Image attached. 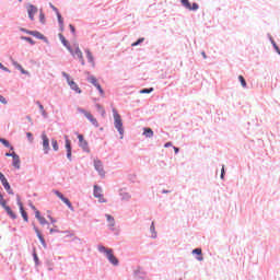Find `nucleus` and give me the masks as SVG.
<instances>
[{
	"mask_svg": "<svg viewBox=\"0 0 280 280\" xmlns=\"http://www.w3.org/2000/svg\"><path fill=\"white\" fill-rule=\"evenodd\" d=\"M94 198H102V187L97 185L94 186Z\"/></svg>",
	"mask_w": 280,
	"mask_h": 280,
	"instance_id": "nucleus-25",
	"label": "nucleus"
},
{
	"mask_svg": "<svg viewBox=\"0 0 280 280\" xmlns=\"http://www.w3.org/2000/svg\"><path fill=\"white\" fill-rule=\"evenodd\" d=\"M173 150H174L175 154H178L180 152V149L177 147H173Z\"/></svg>",
	"mask_w": 280,
	"mask_h": 280,
	"instance_id": "nucleus-56",
	"label": "nucleus"
},
{
	"mask_svg": "<svg viewBox=\"0 0 280 280\" xmlns=\"http://www.w3.org/2000/svg\"><path fill=\"white\" fill-rule=\"evenodd\" d=\"M18 71H20L22 73V75H30V72L27 70L23 69V66H18Z\"/></svg>",
	"mask_w": 280,
	"mask_h": 280,
	"instance_id": "nucleus-38",
	"label": "nucleus"
},
{
	"mask_svg": "<svg viewBox=\"0 0 280 280\" xmlns=\"http://www.w3.org/2000/svg\"><path fill=\"white\" fill-rule=\"evenodd\" d=\"M79 139V148L83 150V152H91V149L89 148V141L84 139V136L82 133H78Z\"/></svg>",
	"mask_w": 280,
	"mask_h": 280,
	"instance_id": "nucleus-7",
	"label": "nucleus"
},
{
	"mask_svg": "<svg viewBox=\"0 0 280 280\" xmlns=\"http://www.w3.org/2000/svg\"><path fill=\"white\" fill-rule=\"evenodd\" d=\"M0 69L2 71H4L5 73H12V71L10 69H8V67L3 66V63L0 62Z\"/></svg>",
	"mask_w": 280,
	"mask_h": 280,
	"instance_id": "nucleus-44",
	"label": "nucleus"
},
{
	"mask_svg": "<svg viewBox=\"0 0 280 280\" xmlns=\"http://www.w3.org/2000/svg\"><path fill=\"white\" fill-rule=\"evenodd\" d=\"M49 8H51V10L57 14L59 31L65 32V19L62 18V14H60V11L58 10V8H56V5H54L52 3H49Z\"/></svg>",
	"mask_w": 280,
	"mask_h": 280,
	"instance_id": "nucleus-4",
	"label": "nucleus"
},
{
	"mask_svg": "<svg viewBox=\"0 0 280 280\" xmlns=\"http://www.w3.org/2000/svg\"><path fill=\"white\" fill-rule=\"evenodd\" d=\"M52 194H55V196H57V198L61 201L66 198L65 195L62 192H60L59 190L55 189V190H52Z\"/></svg>",
	"mask_w": 280,
	"mask_h": 280,
	"instance_id": "nucleus-34",
	"label": "nucleus"
},
{
	"mask_svg": "<svg viewBox=\"0 0 280 280\" xmlns=\"http://www.w3.org/2000/svg\"><path fill=\"white\" fill-rule=\"evenodd\" d=\"M39 23L42 25H45V23H47V20L45 18V13L43 12V9L39 10Z\"/></svg>",
	"mask_w": 280,
	"mask_h": 280,
	"instance_id": "nucleus-28",
	"label": "nucleus"
},
{
	"mask_svg": "<svg viewBox=\"0 0 280 280\" xmlns=\"http://www.w3.org/2000/svg\"><path fill=\"white\" fill-rule=\"evenodd\" d=\"M21 40H26V43H30V45H36V42L32 37L27 36H21Z\"/></svg>",
	"mask_w": 280,
	"mask_h": 280,
	"instance_id": "nucleus-31",
	"label": "nucleus"
},
{
	"mask_svg": "<svg viewBox=\"0 0 280 280\" xmlns=\"http://www.w3.org/2000/svg\"><path fill=\"white\" fill-rule=\"evenodd\" d=\"M269 40H270V43H271V45H272L275 51H277L278 55L280 56V48H279V46L277 45V42H275V39H273L272 36H270V35H269Z\"/></svg>",
	"mask_w": 280,
	"mask_h": 280,
	"instance_id": "nucleus-26",
	"label": "nucleus"
},
{
	"mask_svg": "<svg viewBox=\"0 0 280 280\" xmlns=\"http://www.w3.org/2000/svg\"><path fill=\"white\" fill-rule=\"evenodd\" d=\"M224 176H226V171L224 170V165H222L221 175H220L221 180H224Z\"/></svg>",
	"mask_w": 280,
	"mask_h": 280,
	"instance_id": "nucleus-45",
	"label": "nucleus"
},
{
	"mask_svg": "<svg viewBox=\"0 0 280 280\" xmlns=\"http://www.w3.org/2000/svg\"><path fill=\"white\" fill-rule=\"evenodd\" d=\"M192 255H197L196 259L197 261H205V257H202V248H195L191 252Z\"/></svg>",
	"mask_w": 280,
	"mask_h": 280,
	"instance_id": "nucleus-18",
	"label": "nucleus"
},
{
	"mask_svg": "<svg viewBox=\"0 0 280 280\" xmlns=\"http://www.w3.org/2000/svg\"><path fill=\"white\" fill-rule=\"evenodd\" d=\"M78 113H81V115H84V117H86V119H89V121H91L92 126H94L95 128H100V122H97V119L95 117H93V114L86 112V109L82 108V107H78Z\"/></svg>",
	"mask_w": 280,
	"mask_h": 280,
	"instance_id": "nucleus-3",
	"label": "nucleus"
},
{
	"mask_svg": "<svg viewBox=\"0 0 280 280\" xmlns=\"http://www.w3.org/2000/svg\"><path fill=\"white\" fill-rule=\"evenodd\" d=\"M20 32H23L24 34H28V36H32V32H33V31H30V30H27V28L20 27Z\"/></svg>",
	"mask_w": 280,
	"mask_h": 280,
	"instance_id": "nucleus-47",
	"label": "nucleus"
},
{
	"mask_svg": "<svg viewBox=\"0 0 280 280\" xmlns=\"http://www.w3.org/2000/svg\"><path fill=\"white\" fill-rule=\"evenodd\" d=\"M95 106H96V110L101 113L102 116L106 115V110L101 104L97 103Z\"/></svg>",
	"mask_w": 280,
	"mask_h": 280,
	"instance_id": "nucleus-35",
	"label": "nucleus"
},
{
	"mask_svg": "<svg viewBox=\"0 0 280 280\" xmlns=\"http://www.w3.org/2000/svg\"><path fill=\"white\" fill-rule=\"evenodd\" d=\"M0 103L1 104H8V100L1 94H0Z\"/></svg>",
	"mask_w": 280,
	"mask_h": 280,
	"instance_id": "nucleus-50",
	"label": "nucleus"
},
{
	"mask_svg": "<svg viewBox=\"0 0 280 280\" xmlns=\"http://www.w3.org/2000/svg\"><path fill=\"white\" fill-rule=\"evenodd\" d=\"M119 196L122 200H130L132 198L124 188L119 189Z\"/></svg>",
	"mask_w": 280,
	"mask_h": 280,
	"instance_id": "nucleus-22",
	"label": "nucleus"
},
{
	"mask_svg": "<svg viewBox=\"0 0 280 280\" xmlns=\"http://www.w3.org/2000/svg\"><path fill=\"white\" fill-rule=\"evenodd\" d=\"M51 145L55 152H58V150H60V147L58 145V140L51 139Z\"/></svg>",
	"mask_w": 280,
	"mask_h": 280,
	"instance_id": "nucleus-32",
	"label": "nucleus"
},
{
	"mask_svg": "<svg viewBox=\"0 0 280 280\" xmlns=\"http://www.w3.org/2000/svg\"><path fill=\"white\" fill-rule=\"evenodd\" d=\"M88 62L92 65V67H95V58L93 57V54L91 52L90 49L85 50Z\"/></svg>",
	"mask_w": 280,
	"mask_h": 280,
	"instance_id": "nucleus-20",
	"label": "nucleus"
},
{
	"mask_svg": "<svg viewBox=\"0 0 280 280\" xmlns=\"http://www.w3.org/2000/svg\"><path fill=\"white\" fill-rule=\"evenodd\" d=\"M113 117H114V126L116 130H118L119 135L122 137L124 135V120L121 119V115L115 108H113Z\"/></svg>",
	"mask_w": 280,
	"mask_h": 280,
	"instance_id": "nucleus-2",
	"label": "nucleus"
},
{
	"mask_svg": "<svg viewBox=\"0 0 280 280\" xmlns=\"http://www.w3.org/2000/svg\"><path fill=\"white\" fill-rule=\"evenodd\" d=\"M72 56H77V58H79V60L84 58V56L82 55V50H80L79 46L75 47V50L73 51Z\"/></svg>",
	"mask_w": 280,
	"mask_h": 280,
	"instance_id": "nucleus-27",
	"label": "nucleus"
},
{
	"mask_svg": "<svg viewBox=\"0 0 280 280\" xmlns=\"http://www.w3.org/2000/svg\"><path fill=\"white\" fill-rule=\"evenodd\" d=\"M49 232H50V234L60 233V231H58L57 229H54V228H51V229L49 230Z\"/></svg>",
	"mask_w": 280,
	"mask_h": 280,
	"instance_id": "nucleus-55",
	"label": "nucleus"
},
{
	"mask_svg": "<svg viewBox=\"0 0 280 280\" xmlns=\"http://www.w3.org/2000/svg\"><path fill=\"white\" fill-rule=\"evenodd\" d=\"M12 65H13V67H15V69H19V67H21V65L14 60H12Z\"/></svg>",
	"mask_w": 280,
	"mask_h": 280,
	"instance_id": "nucleus-54",
	"label": "nucleus"
},
{
	"mask_svg": "<svg viewBox=\"0 0 280 280\" xmlns=\"http://www.w3.org/2000/svg\"><path fill=\"white\" fill-rule=\"evenodd\" d=\"M28 141H34V135L32 132H26Z\"/></svg>",
	"mask_w": 280,
	"mask_h": 280,
	"instance_id": "nucleus-49",
	"label": "nucleus"
},
{
	"mask_svg": "<svg viewBox=\"0 0 280 280\" xmlns=\"http://www.w3.org/2000/svg\"><path fill=\"white\" fill-rule=\"evenodd\" d=\"M98 253H103L106 259L112 264V266H119V258L114 254L112 248H106L104 245H97Z\"/></svg>",
	"mask_w": 280,
	"mask_h": 280,
	"instance_id": "nucleus-1",
	"label": "nucleus"
},
{
	"mask_svg": "<svg viewBox=\"0 0 280 280\" xmlns=\"http://www.w3.org/2000/svg\"><path fill=\"white\" fill-rule=\"evenodd\" d=\"M33 259L35 261V266H40V259L38 258V254H36V250L33 252Z\"/></svg>",
	"mask_w": 280,
	"mask_h": 280,
	"instance_id": "nucleus-36",
	"label": "nucleus"
},
{
	"mask_svg": "<svg viewBox=\"0 0 280 280\" xmlns=\"http://www.w3.org/2000/svg\"><path fill=\"white\" fill-rule=\"evenodd\" d=\"M105 218L108 222V229L109 231H115V217L110 214H105Z\"/></svg>",
	"mask_w": 280,
	"mask_h": 280,
	"instance_id": "nucleus-17",
	"label": "nucleus"
},
{
	"mask_svg": "<svg viewBox=\"0 0 280 280\" xmlns=\"http://www.w3.org/2000/svg\"><path fill=\"white\" fill-rule=\"evenodd\" d=\"M143 135L148 139H152V137H154V131L151 128H144L143 129Z\"/></svg>",
	"mask_w": 280,
	"mask_h": 280,
	"instance_id": "nucleus-24",
	"label": "nucleus"
},
{
	"mask_svg": "<svg viewBox=\"0 0 280 280\" xmlns=\"http://www.w3.org/2000/svg\"><path fill=\"white\" fill-rule=\"evenodd\" d=\"M81 65L84 67L85 62H84V57H81V59H79Z\"/></svg>",
	"mask_w": 280,
	"mask_h": 280,
	"instance_id": "nucleus-64",
	"label": "nucleus"
},
{
	"mask_svg": "<svg viewBox=\"0 0 280 280\" xmlns=\"http://www.w3.org/2000/svg\"><path fill=\"white\" fill-rule=\"evenodd\" d=\"M16 155H18L16 152H12V153L7 152L5 153V156H11L12 159H14V156H16Z\"/></svg>",
	"mask_w": 280,
	"mask_h": 280,
	"instance_id": "nucleus-53",
	"label": "nucleus"
},
{
	"mask_svg": "<svg viewBox=\"0 0 280 280\" xmlns=\"http://www.w3.org/2000/svg\"><path fill=\"white\" fill-rule=\"evenodd\" d=\"M40 113L45 118H47V112L45 109H43Z\"/></svg>",
	"mask_w": 280,
	"mask_h": 280,
	"instance_id": "nucleus-62",
	"label": "nucleus"
},
{
	"mask_svg": "<svg viewBox=\"0 0 280 280\" xmlns=\"http://www.w3.org/2000/svg\"><path fill=\"white\" fill-rule=\"evenodd\" d=\"M143 40H145V38H143V37L138 38V39L132 44V47H138V45H141V43H143Z\"/></svg>",
	"mask_w": 280,
	"mask_h": 280,
	"instance_id": "nucleus-40",
	"label": "nucleus"
},
{
	"mask_svg": "<svg viewBox=\"0 0 280 280\" xmlns=\"http://www.w3.org/2000/svg\"><path fill=\"white\" fill-rule=\"evenodd\" d=\"M180 3L186 10H189L190 12H197V10H200V4L197 2L191 4L189 0H180Z\"/></svg>",
	"mask_w": 280,
	"mask_h": 280,
	"instance_id": "nucleus-5",
	"label": "nucleus"
},
{
	"mask_svg": "<svg viewBox=\"0 0 280 280\" xmlns=\"http://www.w3.org/2000/svg\"><path fill=\"white\" fill-rule=\"evenodd\" d=\"M18 206L20 207V213L24 220V222H30V215L27 214V211H25V208H23V202L21 201V197L18 196Z\"/></svg>",
	"mask_w": 280,
	"mask_h": 280,
	"instance_id": "nucleus-9",
	"label": "nucleus"
},
{
	"mask_svg": "<svg viewBox=\"0 0 280 280\" xmlns=\"http://www.w3.org/2000/svg\"><path fill=\"white\" fill-rule=\"evenodd\" d=\"M36 104H37V106H38V108H39L40 112H42V110H45V106H43V104L40 103V101H37Z\"/></svg>",
	"mask_w": 280,
	"mask_h": 280,
	"instance_id": "nucleus-51",
	"label": "nucleus"
},
{
	"mask_svg": "<svg viewBox=\"0 0 280 280\" xmlns=\"http://www.w3.org/2000/svg\"><path fill=\"white\" fill-rule=\"evenodd\" d=\"M59 40L61 42L63 47L68 49L71 56H73V48H71V44H69V40H67V38H65V35H62L61 33L59 34Z\"/></svg>",
	"mask_w": 280,
	"mask_h": 280,
	"instance_id": "nucleus-13",
	"label": "nucleus"
},
{
	"mask_svg": "<svg viewBox=\"0 0 280 280\" xmlns=\"http://www.w3.org/2000/svg\"><path fill=\"white\" fill-rule=\"evenodd\" d=\"M39 224H42V226H45V224H49V222H47V219H45L44 217L38 219Z\"/></svg>",
	"mask_w": 280,
	"mask_h": 280,
	"instance_id": "nucleus-42",
	"label": "nucleus"
},
{
	"mask_svg": "<svg viewBox=\"0 0 280 280\" xmlns=\"http://www.w3.org/2000/svg\"><path fill=\"white\" fill-rule=\"evenodd\" d=\"M150 232L152 233V238L155 240L156 237V228L154 226V222L151 223Z\"/></svg>",
	"mask_w": 280,
	"mask_h": 280,
	"instance_id": "nucleus-33",
	"label": "nucleus"
},
{
	"mask_svg": "<svg viewBox=\"0 0 280 280\" xmlns=\"http://www.w3.org/2000/svg\"><path fill=\"white\" fill-rule=\"evenodd\" d=\"M150 93H154V88H144L142 90H140V94H150Z\"/></svg>",
	"mask_w": 280,
	"mask_h": 280,
	"instance_id": "nucleus-30",
	"label": "nucleus"
},
{
	"mask_svg": "<svg viewBox=\"0 0 280 280\" xmlns=\"http://www.w3.org/2000/svg\"><path fill=\"white\" fill-rule=\"evenodd\" d=\"M61 75H62V78H65L67 80L68 84H69V82H71V75H69V73L63 71V72H61Z\"/></svg>",
	"mask_w": 280,
	"mask_h": 280,
	"instance_id": "nucleus-41",
	"label": "nucleus"
},
{
	"mask_svg": "<svg viewBox=\"0 0 280 280\" xmlns=\"http://www.w3.org/2000/svg\"><path fill=\"white\" fill-rule=\"evenodd\" d=\"M88 82H90V84H93V86H95V85L98 84V83H97V79H96L95 77H93V75H90V77L88 78Z\"/></svg>",
	"mask_w": 280,
	"mask_h": 280,
	"instance_id": "nucleus-37",
	"label": "nucleus"
},
{
	"mask_svg": "<svg viewBox=\"0 0 280 280\" xmlns=\"http://www.w3.org/2000/svg\"><path fill=\"white\" fill-rule=\"evenodd\" d=\"M61 202H65L68 206V209H70V211H75L69 198L66 197L63 200H61Z\"/></svg>",
	"mask_w": 280,
	"mask_h": 280,
	"instance_id": "nucleus-29",
	"label": "nucleus"
},
{
	"mask_svg": "<svg viewBox=\"0 0 280 280\" xmlns=\"http://www.w3.org/2000/svg\"><path fill=\"white\" fill-rule=\"evenodd\" d=\"M69 27L72 36H75V26H73V24H69Z\"/></svg>",
	"mask_w": 280,
	"mask_h": 280,
	"instance_id": "nucleus-48",
	"label": "nucleus"
},
{
	"mask_svg": "<svg viewBox=\"0 0 280 280\" xmlns=\"http://www.w3.org/2000/svg\"><path fill=\"white\" fill-rule=\"evenodd\" d=\"M42 141L44 154H49V150H51V147H49V138L47 137V133H42Z\"/></svg>",
	"mask_w": 280,
	"mask_h": 280,
	"instance_id": "nucleus-8",
	"label": "nucleus"
},
{
	"mask_svg": "<svg viewBox=\"0 0 280 280\" xmlns=\"http://www.w3.org/2000/svg\"><path fill=\"white\" fill-rule=\"evenodd\" d=\"M2 209H4V211L7 212L9 218H11V220H16V218H18L16 213H14V211H12V208H10V206H8V203H4L2 206Z\"/></svg>",
	"mask_w": 280,
	"mask_h": 280,
	"instance_id": "nucleus-14",
	"label": "nucleus"
},
{
	"mask_svg": "<svg viewBox=\"0 0 280 280\" xmlns=\"http://www.w3.org/2000/svg\"><path fill=\"white\" fill-rule=\"evenodd\" d=\"M65 140H66L67 159L68 161H73L71 158L73 147L71 145V140H69V136H65Z\"/></svg>",
	"mask_w": 280,
	"mask_h": 280,
	"instance_id": "nucleus-12",
	"label": "nucleus"
},
{
	"mask_svg": "<svg viewBox=\"0 0 280 280\" xmlns=\"http://www.w3.org/2000/svg\"><path fill=\"white\" fill-rule=\"evenodd\" d=\"M95 89L98 90L100 95H104V89H102V85L100 83L95 85Z\"/></svg>",
	"mask_w": 280,
	"mask_h": 280,
	"instance_id": "nucleus-46",
	"label": "nucleus"
},
{
	"mask_svg": "<svg viewBox=\"0 0 280 280\" xmlns=\"http://www.w3.org/2000/svg\"><path fill=\"white\" fill-rule=\"evenodd\" d=\"M4 205H8V201L3 198V194L0 192V207H3Z\"/></svg>",
	"mask_w": 280,
	"mask_h": 280,
	"instance_id": "nucleus-43",
	"label": "nucleus"
},
{
	"mask_svg": "<svg viewBox=\"0 0 280 280\" xmlns=\"http://www.w3.org/2000/svg\"><path fill=\"white\" fill-rule=\"evenodd\" d=\"M30 207L33 211H37L36 206H34V203H30Z\"/></svg>",
	"mask_w": 280,
	"mask_h": 280,
	"instance_id": "nucleus-58",
	"label": "nucleus"
},
{
	"mask_svg": "<svg viewBox=\"0 0 280 280\" xmlns=\"http://www.w3.org/2000/svg\"><path fill=\"white\" fill-rule=\"evenodd\" d=\"M34 231L44 248H47V242L45 241V237L40 233V230H38L36 226H34Z\"/></svg>",
	"mask_w": 280,
	"mask_h": 280,
	"instance_id": "nucleus-15",
	"label": "nucleus"
},
{
	"mask_svg": "<svg viewBox=\"0 0 280 280\" xmlns=\"http://www.w3.org/2000/svg\"><path fill=\"white\" fill-rule=\"evenodd\" d=\"M12 165L15 170H21V158L19 155L13 158Z\"/></svg>",
	"mask_w": 280,
	"mask_h": 280,
	"instance_id": "nucleus-21",
	"label": "nucleus"
},
{
	"mask_svg": "<svg viewBox=\"0 0 280 280\" xmlns=\"http://www.w3.org/2000/svg\"><path fill=\"white\" fill-rule=\"evenodd\" d=\"M164 148H172V142H166V143L164 144Z\"/></svg>",
	"mask_w": 280,
	"mask_h": 280,
	"instance_id": "nucleus-60",
	"label": "nucleus"
},
{
	"mask_svg": "<svg viewBox=\"0 0 280 280\" xmlns=\"http://www.w3.org/2000/svg\"><path fill=\"white\" fill-rule=\"evenodd\" d=\"M238 80H240L241 85L243 86V89H246V86H247L246 79H244L243 75H238Z\"/></svg>",
	"mask_w": 280,
	"mask_h": 280,
	"instance_id": "nucleus-39",
	"label": "nucleus"
},
{
	"mask_svg": "<svg viewBox=\"0 0 280 280\" xmlns=\"http://www.w3.org/2000/svg\"><path fill=\"white\" fill-rule=\"evenodd\" d=\"M0 143L4 145V148H9V150L14 151V147L5 138H0Z\"/></svg>",
	"mask_w": 280,
	"mask_h": 280,
	"instance_id": "nucleus-23",
	"label": "nucleus"
},
{
	"mask_svg": "<svg viewBox=\"0 0 280 280\" xmlns=\"http://www.w3.org/2000/svg\"><path fill=\"white\" fill-rule=\"evenodd\" d=\"M0 182L4 187L7 194H9L10 196H14V190H12V186H10V182H8V178H5V175H3L1 172H0Z\"/></svg>",
	"mask_w": 280,
	"mask_h": 280,
	"instance_id": "nucleus-6",
	"label": "nucleus"
},
{
	"mask_svg": "<svg viewBox=\"0 0 280 280\" xmlns=\"http://www.w3.org/2000/svg\"><path fill=\"white\" fill-rule=\"evenodd\" d=\"M26 119H27V121H30L32 125H34V122H32V116L27 115V116H26Z\"/></svg>",
	"mask_w": 280,
	"mask_h": 280,
	"instance_id": "nucleus-61",
	"label": "nucleus"
},
{
	"mask_svg": "<svg viewBox=\"0 0 280 280\" xmlns=\"http://www.w3.org/2000/svg\"><path fill=\"white\" fill-rule=\"evenodd\" d=\"M69 86L72 91H75V93H82V90L80 89V86H78V83H75L73 80L69 81Z\"/></svg>",
	"mask_w": 280,
	"mask_h": 280,
	"instance_id": "nucleus-19",
	"label": "nucleus"
},
{
	"mask_svg": "<svg viewBox=\"0 0 280 280\" xmlns=\"http://www.w3.org/2000/svg\"><path fill=\"white\" fill-rule=\"evenodd\" d=\"M26 10H27L28 19L31 21H34V15L38 12V7L32 3H28L26 4Z\"/></svg>",
	"mask_w": 280,
	"mask_h": 280,
	"instance_id": "nucleus-10",
	"label": "nucleus"
},
{
	"mask_svg": "<svg viewBox=\"0 0 280 280\" xmlns=\"http://www.w3.org/2000/svg\"><path fill=\"white\" fill-rule=\"evenodd\" d=\"M94 170L98 172L100 176H106V171H104V164L101 160H94Z\"/></svg>",
	"mask_w": 280,
	"mask_h": 280,
	"instance_id": "nucleus-11",
	"label": "nucleus"
},
{
	"mask_svg": "<svg viewBox=\"0 0 280 280\" xmlns=\"http://www.w3.org/2000/svg\"><path fill=\"white\" fill-rule=\"evenodd\" d=\"M162 194H172V190L163 189Z\"/></svg>",
	"mask_w": 280,
	"mask_h": 280,
	"instance_id": "nucleus-63",
	"label": "nucleus"
},
{
	"mask_svg": "<svg viewBox=\"0 0 280 280\" xmlns=\"http://www.w3.org/2000/svg\"><path fill=\"white\" fill-rule=\"evenodd\" d=\"M48 218H49L51 224H56V219H54L51 215H48Z\"/></svg>",
	"mask_w": 280,
	"mask_h": 280,
	"instance_id": "nucleus-57",
	"label": "nucleus"
},
{
	"mask_svg": "<svg viewBox=\"0 0 280 280\" xmlns=\"http://www.w3.org/2000/svg\"><path fill=\"white\" fill-rule=\"evenodd\" d=\"M31 36L38 38V40H44V43H49V39L38 31H32Z\"/></svg>",
	"mask_w": 280,
	"mask_h": 280,
	"instance_id": "nucleus-16",
	"label": "nucleus"
},
{
	"mask_svg": "<svg viewBox=\"0 0 280 280\" xmlns=\"http://www.w3.org/2000/svg\"><path fill=\"white\" fill-rule=\"evenodd\" d=\"M100 199H98V201L100 202H106V199H104V195H102V197H98Z\"/></svg>",
	"mask_w": 280,
	"mask_h": 280,
	"instance_id": "nucleus-59",
	"label": "nucleus"
},
{
	"mask_svg": "<svg viewBox=\"0 0 280 280\" xmlns=\"http://www.w3.org/2000/svg\"><path fill=\"white\" fill-rule=\"evenodd\" d=\"M35 218H36V220H39V219L43 218V217L40 215V211L35 210Z\"/></svg>",
	"mask_w": 280,
	"mask_h": 280,
	"instance_id": "nucleus-52",
	"label": "nucleus"
}]
</instances>
